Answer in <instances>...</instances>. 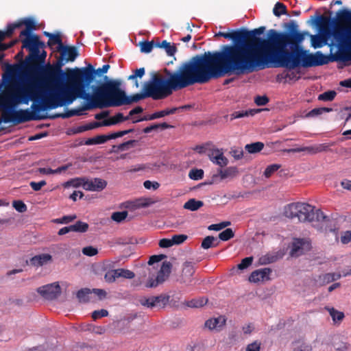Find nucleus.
<instances>
[{
	"label": "nucleus",
	"instance_id": "nucleus-6",
	"mask_svg": "<svg viewBox=\"0 0 351 351\" xmlns=\"http://www.w3.org/2000/svg\"><path fill=\"white\" fill-rule=\"evenodd\" d=\"M36 93L20 83H14L5 88L0 93V110L4 123L14 122L15 108L21 104H28L31 99H36Z\"/></svg>",
	"mask_w": 351,
	"mask_h": 351
},
{
	"label": "nucleus",
	"instance_id": "nucleus-4",
	"mask_svg": "<svg viewBox=\"0 0 351 351\" xmlns=\"http://www.w3.org/2000/svg\"><path fill=\"white\" fill-rule=\"evenodd\" d=\"M317 25L320 32L332 35L329 46L337 48L335 53L326 56L328 62L351 61V11L340 10L333 19L321 15Z\"/></svg>",
	"mask_w": 351,
	"mask_h": 351
},
{
	"label": "nucleus",
	"instance_id": "nucleus-37",
	"mask_svg": "<svg viewBox=\"0 0 351 351\" xmlns=\"http://www.w3.org/2000/svg\"><path fill=\"white\" fill-rule=\"evenodd\" d=\"M264 147V144L262 142H256L250 144H247L245 146V149L250 154H256L260 152Z\"/></svg>",
	"mask_w": 351,
	"mask_h": 351
},
{
	"label": "nucleus",
	"instance_id": "nucleus-50",
	"mask_svg": "<svg viewBox=\"0 0 351 351\" xmlns=\"http://www.w3.org/2000/svg\"><path fill=\"white\" fill-rule=\"evenodd\" d=\"M336 95L337 93L335 90H328L320 94L318 96V99L320 101H330L335 99Z\"/></svg>",
	"mask_w": 351,
	"mask_h": 351
},
{
	"label": "nucleus",
	"instance_id": "nucleus-45",
	"mask_svg": "<svg viewBox=\"0 0 351 351\" xmlns=\"http://www.w3.org/2000/svg\"><path fill=\"white\" fill-rule=\"evenodd\" d=\"M289 152L292 153H298L302 152H306L310 154H317V149H316V145H312V146H307V147H297V148H292L288 150Z\"/></svg>",
	"mask_w": 351,
	"mask_h": 351
},
{
	"label": "nucleus",
	"instance_id": "nucleus-61",
	"mask_svg": "<svg viewBox=\"0 0 351 351\" xmlns=\"http://www.w3.org/2000/svg\"><path fill=\"white\" fill-rule=\"evenodd\" d=\"M136 143L135 140H130L119 145V150L121 152L128 150L129 149L134 147Z\"/></svg>",
	"mask_w": 351,
	"mask_h": 351
},
{
	"label": "nucleus",
	"instance_id": "nucleus-19",
	"mask_svg": "<svg viewBox=\"0 0 351 351\" xmlns=\"http://www.w3.org/2000/svg\"><path fill=\"white\" fill-rule=\"evenodd\" d=\"M208 156L213 163L221 167L226 166L228 163V160L223 156V152L218 149L213 150Z\"/></svg>",
	"mask_w": 351,
	"mask_h": 351
},
{
	"label": "nucleus",
	"instance_id": "nucleus-10",
	"mask_svg": "<svg viewBox=\"0 0 351 351\" xmlns=\"http://www.w3.org/2000/svg\"><path fill=\"white\" fill-rule=\"evenodd\" d=\"M302 207H304L298 212V219L301 222L325 221L328 217L324 214L320 209L315 210L311 205L300 202Z\"/></svg>",
	"mask_w": 351,
	"mask_h": 351
},
{
	"label": "nucleus",
	"instance_id": "nucleus-22",
	"mask_svg": "<svg viewBox=\"0 0 351 351\" xmlns=\"http://www.w3.org/2000/svg\"><path fill=\"white\" fill-rule=\"evenodd\" d=\"M302 205L300 202H295L288 204L285 207V215L288 218H298V212L301 210L304 207H301Z\"/></svg>",
	"mask_w": 351,
	"mask_h": 351
},
{
	"label": "nucleus",
	"instance_id": "nucleus-16",
	"mask_svg": "<svg viewBox=\"0 0 351 351\" xmlns=\"http://www.w3.org/2000/svg\"><path fill=\"white\" fill-rule=\"evenodd\" d=\"M272 270L270 268H262L252 272L249 280L252 282H258L270 280L269 276Z\"/></svg>",
	"mask_w": 351,
	"mask_h": 351
},
{
	"label": "nucleus",
	"instance_id": "nucleus-40",
	"mask_svg": "<svg viewBox=\"0 0 351 351\" xmlns=\"http://www.w3.org/2000/svg\"><path fill=\"white\" fill-rule=\"evenodd\" d=\"M207 302V298H199L188 301L186 302V306L191 308H200L206 304Z\"/></svg>",
	"mask_w": 351,
	"mask_h": 351
},
{
	"label": "nucleus",
	"instance_id": "nucleus-49",
	"mask_svg": "<svg viewBox=\"0 0 351 351\" xmlns=\"http://www.w3.org/2000/svg\"><path fill=\"white\" fill-rule=\"evenodd\" d=\"M273 13L276 16H280L282 14L287 13V7L282 3L277 2L273 9Z\"/></svg>",
	"mask_w": 351,
	"mask_h": 351
},
{
	"label": "nucleus",
	"instance_id": "nucleus-44",
	"mask_svg": "<svg viewBox=\"0 0 351 351\" xmlns=\"http://www.w3.org/2000/svg\"><path fill=\"white\" fill-rule=\"evenodd\" d=\"M332 110V108H325V107L314 108V109L311 110V111H309L305 115V117L306 118L315 117H317V116L323 114L324 112H331Z\"/></svg>",
	"mask_w": 351,
	"mask_h": 351
},
{
	"label": "nucleus",
	"instance_id": "nucleus-57",
	"mask_svg": "<svg viewBox=\"0 0 351 351\" xmlns=\"http://www.w3.org/2000/svg\"><path fill=\"white\" fill-rule=\"evenodd\" d=\"M155 44L153 41H143L140 43L141 51L144 53H149L152 51Z\"/></svg>",
	"mask_w": 351,
	"mask_h": 351
},
{
	"label": "nucleus",
	"instance_id": "nucleus-64",
	"mask_svg": "<svg viewBox=\"0 0 351 351\" xmlns=\"http://www.w3.org/2000/svg\"><path fill=\"white\" fill-rule=\"evenodd\" d=\"M261 346L260 341H254L247 346L245 351H261Z\"/></svg>",
	"mask_w": 351,
	"mask_h": 351
},
{
	"label": "nucleus",
	"instance_id": "nucleus-7",
	"mask_svg": "<svg viewBox=\"0 0 351 351\" xmlns=\"http://www.w3.org/2000/svg\"><path fill=\"white\" fill-rule=\"evenodd\" d=\"M104 79L106 80L98 86H92L93 90L99 92L96 97H90L84 99L87 102L82 106L73 109L75 116H80L82 111L90 110L95 108H104L112 106H120L117 93L113 84V80H108L106 75Z\"/></svg>",
	"mask_w": 351,
	"mask_h": 351
},
{
	"label": "nucleus",
	"instance_id": "nucleus-30",
	"mask_svg": "<svg viewBox=\"0 0 351 351\" xmlns=\"http://www.w3.org/2000/svg\"><path fill=\"white\" fill-rule=\"evenodd\" d=\"M171 264L170 262L165 261L162 263L160 271L158 273V281H165V277H167L171 273Z\"/></svg>",
	"mask_w": 351,
	"mask_h": 351
},
{
	"label": "nucleus",
	"instance_id": "nucleus-13",
	"mask_svg": "<svg viewBox=\"0 0 351 351\" xmlns=\"http://www.w3.org/2000/svg\"><path fill=\"white\" fill-rule=\"evenodd\" d=\"M47 116H40L32 112L29 109H19L14 112V125L27 122L32 120H41L47 119Z\"/></svg>",
	"mask_w": 351,
	"mask_h": 351
},
{
	"label": "nucleus",
	"instance_id": "nucleus-26",
	"mask_svg": "<svg viewBox=\"0 0 351 351\" xmlns=\"http://www.w3.org/2000/svg\"><path fill=\"white\" fill-rule=\"evenodd\" d=\"M341 278V275L337 273H327L319 276L317 282L321 286L334 282Z\"/></svg>",
	"mask_w": 351,
	"mask_h": 351
},
{
	"label": "nucleus",
	"instance_id": "nucleus-62",
	"mask_svg": "<svg viewBox=\"0 0 351 351\" xmlns=\"http://www.w3.org/2000/svg\"><path fill=\"white\" fill-rule=\"evenodd\" d=\"M188 237L186 234H175L172 237V242L173 245H180L183 243Z\"/></svg>",
	"mask_w": 351,
	"mask_h": 351
},
{
	"label": "nucleus",
	"instance_id": "nucleus-33",
	"mask_svg": "<svg viewBox=\"0 0 351 351\" xmlns=\"http://www.w3.org/2000/svg\"><path fill=\"white\" fill-rule=\"evenodd\" d=\"M204 206V202L195 199H190L184 204V208L195 211Z\"/></svg>",
	"mask_w": 351,
	"mask_h": 351
},
{
	"label": "nucleus",
	"instance_id": "nucleus-34",
	"mask_svg": "<svg viewBox=\"0 0 351 351\" xmlns=\"http://www.w3.org/2000/svg\"><path fill=\"white\" fill-rule=\"evenodd\" d=\"M260 110H242V111H235L230 114V120H233L235 119H240L245 117L253 116Z\"/></svg>",
	"mask_w": 351,
	"mask_h": 351
},
{
	"label": "nucleus",
	"instance_id": "nucleus-53",
	"mask_svg": "<svg viewBox=\"0 0 351 351\" xmlns=\"http://www.w3.org/2000/svg\"><path fill=\"white\" fill-rule=\"evenodd\" d=\"M234 233L231 228H226L219 234V238L221 241H226L233 238Z\"/></svg>",
	"mask_w": 351,
	"mask_h": 351
},
{
	"label": "nucleus",
	"instance_id": "nucleus-42",
	"mask_svg": "<svg viewBox=\"0 0 351 351\" xmlns=\"http://www.w3.org/2000/svg\"><path fill=\"white\" fill-rule=\"evenodd\" d=\"M55 45H58L57 51H58L64 45L62 41L61 36L59 34H53L51 36L47 42V45L50 47Z\"/></svg>",
	"mask_w": 351,
	"mask_h": 351
},
{
	"label": "nucleus",
	"instance_id": "nucleus-31",
	"mask_svg": "<svg viewBox=\"0 0 351 351\" xmlns=\"http://www.w3.org/2000/svg\"><path fill=\"white\" fill-rule=\"evenodd\" d=\"M219 241L213 236L206 237L201 244V247L204 250H208L211 247H216L219 245Z\"/></svg>",
	"mask_w": 351,
	"mask_h": 351
},
{
	"label": "nucleus",
	"instance_id": "nucleus-21",
	"mask_svg": "<svg viewBox=\"0 0 351 351\" xmlns=\"http://www.w3.org/2000/svg\"><path fill=\"white\" fill-rule=\"evenodd\" d=\"M195 273L194 266L191 262H185L183 265L181 281L185 284H189L192 282V276Z\"/></svg>",
	"mask_w": 351,
	"mask_h": 351
},
{
	"label": "nucleus",
	"instance_id": "nucleus-39",
	"mask_svg": "<svg viewBox=\"0 0 351 351\" xmlns=\"http://www.w3.org/2000/svg\"><path fill=\"white\" fill-rule=\"evenodd\" d=\"M189 106H181L180 108H170V109H165V110H161V111H158V112H154V114L156 116V119H158V118H161V117H163L165 116H167V115H169V114H173L174 113H176L178 109L181 108V109H186V108H189Z\"/></svg>",
	"mask_w": 351,
	"mask_h": 351
},
{
	"label": "nucleus",
	"instance_id": "nucleus-25",
	"mask_svg": "<svg viewBox=\"0 0 351 351\" xmlns=\"http://www.w3.org/2000/svg\"><path fill=\"white\" fill-rule=\"evenodd\" d=\"M22 25L25 26V29L22 30L20 33V38L24 36L32 35V31L36 29V23L32 19H25L21 21H19Z\"/></svg>",
	"mask_w": 351,
	"mask_h": 351
},
{
	"label": "nucleus",
	"instance_id": "nucleus-27",
	"mask_svg": "<svg viewBox=\"0 0 351 351\" xmlns=\"http://www.w3.org/2000/svg\"><path fill=\"white\" fill-rule=\"evenodd\" d=\"M129 119V117H124L123 113L118 112L114 116L103 121L104 126L116 125Z\"/></svg>",
	"mask_w": 351,
	"mask_h": 351
},
{
	"label": "nucleus",
	"instance_id": "nucleus-2",
	"mask_svg": "<svg viewBox=\"0 0 351 351\" xmlns=\"http://www.w3.org/2000/svg\"><path fill=\"white\" fill-rule=\"evenodd\" d=\"M163 75L154 73L151 79L143 84V92L131 96L121 89V82L113 80L114 87L120 106L138 102L151 97L155 100L165 99L173 91L195 84H205L212 79L219 78L206 54H197L183 62L176 71L164 69Z\"/></svg>",
	"mask_w": 351,
	"mask_h": 351
},
{
	"label": "nucleus",
	"instance_id": "nucleus-55",
	"mask_svg": "<svg viewBox=\"0 0 351 351\" xmlns=\"http://www.w3.org/2000/svg\"><path fill=\"white\" fill-rule=\"evenodd\" d=\"M77 218V216L75 215H66L61 218L55 219L53 220V222L56 223H69L71 221H73L74 219Z\"/></svg>",
	"mask_w": 351,
	"mask_h": 351
},
{
	"label": "nucleus",
	"instance_id": "nucleus-5",
	"mask_svg": "<svg viewBox=\"0 0 351 351\" xmlns=\"http://www.w3.org/2000/svg\"><path fill=\"white\" fill-rule=\"evenodd\" d=\"M66 79L71 83L66 86L64 82L59 88H48L55 108L72 104L76 98L88 99L96 97L99 92L86 93L90 84L94 81V71L90 68H75L67 69Z\"/></svg>",
	"mask_w": 351,
	"mask_h": 351
},
{
	"label": "nucleus",
	"instance_id": "nucleus-56",
	"mask_svg": "<svg viewBox=\"0 0 351 351\" xmlns=\"http://www.w3.org/2000/svg\"><path fill=\"white\" fill-rule=\"evenodd\" d=\"M128 216L127 211L114 212L112 214L111 219L116 222H121Z\"/></svg>",
	"mask_w": 351,
	"mask_h": 351
},
{
	"label": "nucleus",
	"instance_id": "nucleus-59",
	"mask_svg": "<svg viewBox=\"0 0 351 351\" xmlns=\"http://www.w3.org/2000/svg\"><path fill=\"white\" fill-rule=\"evenodd\" d=\"M12 206L20 213H24L27 210L26 204L21 200L13 201Z\"/></svg>",
	"mask_w": 351,
	"mask_h": 351
},
{
	"label": "nucleus",
	"instance_id": "nucleus-1",
	"mask_svg": "<svg viewBox=\"0 0 351 351\" xmlns=\"http://www.w3.org/2000/svg\"><path fill=\"white\" fill-rule=\"evenodd\" d=\"M265 27L251 31L239 29L240 45H224L220 51L205 52L218 77L226 74L250 73L266 67H279L276 29L267 32V38L257 37Z\"/></svg>",
	"mask_w": 351,
	"mask_h": 351
},
{
	"label": "nucleus",
	"instance_id": "nucleus-52",
	"mask_svg": "<svg viewBox=\"0 0 351 351\" xmlns=\"http://www.w3.org/2000/svg\"><path fill=\"white\" fill-rule=\"evenodd\" d=\"M280 168V165L278 164H273L267 166L263 173L266 178H270L275 172Z\"/></svg>",
	"mask_w": 351,
	"mask_h": 351
},
{
	"label": "nucleus",
	"instance_id": "nucleus-48",
	"mask_svg": "<svg viewBox=\"0 0 351 351\" xmlns=\"http://www.w3.org/2000/svg\"><path fill=\"white\" fill-rule=\"evenodd\" d=\"M278 259V255L267 254L264 256H262L259 258L258 262L261 265H267V264L272 263L277 261Z\"/></svg>",
	"mask_w": 351,
	"mask_h": 351
},
{
	"label": "nucleus",
	"instance_id": "nucleus-47",
	"mask_svg": "<svg viewBox=\"0 0 351 351\" xmlns=\"http://www.w3.org/2000/svg\"><path fill=\"white\" fill-rule=\"evenodd\" d=\"M326 308L329 312L334 322H341L344 318V313L343 312L338 311L334 308L327 307Z\"/></svg>",
	"mask_w": 351,
	"mask_h": 351
},
{
	"label": "nucleus",
	"instance_id": "nucleus-51",
	"mask_svg": "<svg viewBox=\"0 0 351 351\" xmlns=\"http://www.w3.org/2000/svg\"><path fill=\"white\" fill-rule=\"evenodd\" d=\"M21 27V23H19V22L8 24L7 26L6 30L5 32L3 31V34L4 38H5L6 37L12 36L14 29L16 28Z\"/></svg>",
	"mask_w": 351,
	"mask_h": 351
},
{
	"label": "nucleus",
	"instance_id": "nucleus-58",
	"mask_svg": "<svg viewBox=\"0 0 351 351\" xmlns=\"http://www.w3.org/2000/svg\"><path fill=\"white\" fill-rule=\"evenodd\" d=\"M335 145V142L325 143L316 145L317 154L328 152L330 150V147Z\"/></svg>",
	"mask_w": 351,
	"mask_h": 351
},
{
	"label": "nucleus",
	"instance_id": "nucleus-63",
	"mask_svg": "<svg viewBox=\"0 0 351 351\" xmlns=\"http://www.w3.org/2000/svg\"><path fill=\"white\" fill-rule=\"evenodd\" d=\"M253 261V257L249 256L242 259L241 262L238 265V269L242 270L247 268L252 265Z\"/></svg>",
	"mask_w": 351,
	"mask_h": 351
},
{
	"label": "nucleus",
	"instance_id": "nucleus-11",
	"mask_svg": "<svg viewBox=\"0 0 351 351\" xmlns=\"http://www.w3.org/2000/svg\"><path fill=\"white\" fill-rule=\"evenodd\" d=\"M25 38L21 40L22 47L26 49L29 51V55L25 58L26 64L31 60L33 56H36L38 51L45 47L44 42L40 40V37L37 34L24 36Z\"/></svg>",
	"mask_w": 351,
	"mask_h": 351
},
{
	"label": "nucleus",
	"instance_id": "nucleus-28",
	"mask_svg": "<svg viewBox=\"0 0 351 351\" xmlns=\"http://www.w3.org/2000/svg\"><path fill=\"white\" fill-rule=\"evenodd\" d=\"M155 47L164 49L169 56H173L177 51L176 47L174 45H171L167 40L156 43Z\"/></svg>",
	"mask_w": 351,
	"mask_h": 351
},
{
	"label": "nucleus",
	"instance_id": "nucleus-36",
	"mask_svg": "<svg viewBox=\"0 0 351 351\" xmlns=\"http://www.w3.org/2000/svg\"><path fill=\"white\" fill-rule=\"evenodd\" d=\"M92 293L91 290L88 288H83L80 289L77 293L76 297L80 302L86 303L89 302V295Z\"/></svg>",
	"mask_w": 351,
	"mask_h": 351
},
{
	"label": "nucleus",
	"instance_id": "nucleus-15",
	"mask_svg": "<svg viewBox=\"0 0 351 351\" xmlns=\"http://www.w3.org/2000/svg\"><path fill=\"white\" fill-rule=\"evenodd\" d=\"M107 186V182L101 178L89 180L86 178L84 189L90 191H101Z\"/></svg>",
	"mask_w": 351,
	"mask_h": 351
},
{
	"label": "nucleus",
	"instance_id": "nucleus-18",
	"mask_svg": "<svg viewBox=\"0 0 351 351\" xmlns=\"http://www.w3.org/2000/svg\"><path fill=\"white\" fill-rule=\"evenodd\" d=\"M330 38L332 39V35H329L323 32H321V34L319 35H311V45L315 49L322 47L326 45H329L330 43H328V40Z\"/></svg>",
	"mask_w": 351,
	"mask_h": 351
},
{
	"label": "nucleus",
	"instance_id": "nucleus-3",
	"mask_svg": "<svg viewBox=\"0 0 351 351\" xmlns=\"http://www.w3.org/2000/svg\"><path fill=\"white\" fill-rule=\"evenodd\" d=\"M287 32L276 30L278 66L293 69L302 66L304 68L322 66L328 63L329 58L321 51L310 53L303 49L301 43L306 32L298 31L295 21L285 23Z\"/></svg>",
	"mask_w": 351,
	"mask_h": 351
},
{
	"label": "nucleus",
	"instance_id": "nucleus-38",
	"mask_svg": "<svg viewBox=\"0 0 351 351\" xmlns=\"http://www.w3.org/2000/svg\"><path fill=\"white\" fill-rule=\"evenodd\" d=\"M114 274L117 278L121 277L126 279H132L135 277V274L133 271L122 268L114 269Z\"/></svg>",
	"mask_w": 351,
	"mask_h": 351
},
{
	"label": "nucleus",
	"instance_id": "nucleus-43",
	"mask_svg": "<svg viewBox=\"0 0 351 351\" xmlns=\"http://www.w3.org/2000/svg\"><path fill=\"white\" fill-rule=\"evenodd\" d=\"M86 178H75L71 179L66 182L64 184V187H69V186H73V187H79L82 186L84 188V186L85 184Z\"/></svg>",
	"mask_w": 351,
	"mask_h": 351
},
{
	"label": "nucleus",
	"instance_id": "nucleus-32",
	"mask_svg": "<svg viewBox=\"0 0 351 351\" xmlns=\"http://www.w3.org/2000/svg\"><path fill=\"white\" fill-rule=\"evenodd\" d=\"M332 345L336 351H347L349 348V345L346 342L343 341L338 335L333 337Z\"/></svg>",
	"mask_w": 351,
	"mask_h": 351
},
{
	"label": "nucleus",
	"instance_id": "nucleus-24",
	"mask_svg": "<svg viewBox=\"0 0 351 351\" xmlns=\"http://www.w3.org/2000/svg\"><path fill=\"white\" fill-rule=\"evenodd\" d=\"M226 319L224 316H219L216 318H211L206 321L205 326L210 330L221 328L225 326Z\"/></svg>",
	"mask_w": 351,
	"mask_h": 351
},
{
	"label": "nucleus",
	"instance_id": "nucleus-41",
	"mask_svg": "<svg viewBox=\"0 0 351 351\" xmlns=\"http://www.w3.org/2000/svg\"><path fill=\"white\" fill-rule=\"evenodd\" d=\"M154 306L164 307L169 300V296L161 294L157 296H153Z\"/></svg>",
	"mask_w": 351,
	"mask_h": 351
},
{
	"label": "nucleus",
	"instance_id": "nucleus-54",
	"mask_svg": "<svg viewBox=\"0 0 351 351\" xmlns=\"http://www.w3.org/2000/svg\"><path fill=\"white\" fill-rule=\"evenodd\" d=\"M189 176L194 180H201L204 177V171L202 169H193L189 172Z\"/></svg>",
	"mask_w": 351,
	"mask_h": 351
},
{
	"label": "nucleus",
	"instance_id": "nucleus-23",
	"mask_svg": "<svg viewBox=\"0 0 351 351\" xmlns=\"http://www.w3.org/2000/svg\"><path fill=\"white\" fill-rule=\"evenodd\" d=\"M47 57V52L45 50L40 53V49L38 51L37 56H33L31 60L27 63V66L31 69H36L38 67V64L43 63Z\"/></svg>",
	"mask_w": 351,
	"mask_h": 351
},
{
	"label": "nucleus",
	"instance_id": "nucleus-12",
	"mask_svg": "<svg viewBox=\"0 0 351 351\" xmlns=\"http://www.w3.org/2000/svg\"><path fill=\"white\" fill-rule=\"evenodd\" d=\"M37 291L45 299L52 300L60 295L61 288L58 282H53L38 287Z\"/></svg>",
	"mask_w": 351,
	"mask_h": 351
},
{
	"label": "nucleus",
	"instance_id": "nucleus-60",
	"mask_svg": "<svg viewBox=\"0 0 351 351\" xmlns=\"http://www.w3.org/2000/svg\"><path fill=\"white\" fill-rule=\"evenodd\" d=\"M75 232H86L88 229V224L86 222L77 221L75 223Z\"/></svg>",
	"mask_w": 351,
	"mask_h": 351
},
{
	"label": "nucleus",
	"instance_id": "nucleus-8",
	"mask_svg": "<svg viewBox=\"0 0 351 351\" xmlns=\"http://www.w3.org/2000/svg\"><path fill=\"white\" fill-rule=\"evenodd\" d=\"M65 62V58L60 55L55 64L43 67L42 77L35 80L39 82L40 85L50 88H59L62 85L67 75L62 69Z\"/></svg>",
	"mask_w": 351,
	"mask_h": 351
},
{
	"label": "nucleus",
	"instance_id": "nucleus-14",
	"mask_svg": "<svg viewBox=\"0 0 351 351\" xmlns=\"http://www.w3.org/2000/svg\"><path fill=\"white\" fill-rule=\"evenodd\" d=\"M311 249V243L306 239H294L291 244L290 255L298 257Z\"/></svg>",
	"mask_w": 351,
	"mask_h": 351
},
{
	"label": "nucleus",
	"instance_id": "nucleus-9",
	"mask_svg": "<svg viewBox=\"0 0 351 351\" xmlns=\"http://www.w3.org/2000/svg\"><path fill=\"white\" fill-rule=\"evenodd\" d=\"M25 87H29L32 91H34L36 94V99H31L33 101H40L39 104H32L31 108L32 112L36 114V112L41 110H46L48 109H55L53 106H54L53 99H51L49 91L48 90L49 87L40 85L39 82L36 80H29L26 84H21Z\"/></svg>",
	"mask_w": 351,
	"mask_h": 351
},
{
	"label": "nucleus",
	"instance_id": "nucleus-35",
	"mask_svg": "<svg viewBox=\"0 0 351 351\" xmlns=\"http://www.w3.org/2000/svg\"><path fill=\"white\" fill-rule=\"evenodd\" d=\"M238 173V170L237 167H230L225 169H220L219 170V174L221 177V179L223 180L228 178H233Z\"/></svg>",
	"mask_w": 351,
	"mask_h": 351
},
{
	"label": "nucleus",
	"instance_id": "nucleus-46",
	"mask_svg": "<svg viewBox=\"0 0 351 351\" xmlns=\"http://www.w3.org/2000/svg\"><path fill=\"white\" fill-rule=\"evenodd\" d=\"M153 203L154 202L150 198H141L133 202L132 207L134 208H145Z\"/></svg>",
	"mask_w": 351,
	"mask_h": 351
},
{
	"label": "nucleus",
	"instance_id": "nucleus-17",
	"mask_svg": "<svg viewBox=\"0 0 351 351\" xmlns=\"http://www.w3.org/2000/svg\"><path fill=\"white\" fill-rule=\"evenodd\" d=\"M53 261L52 256L49 254H40L36 255L29 259V264L34 267H42L51 263Z\"/></svg>",
	"mask_w": 351,
	"mask_h": 351
},
{
	"label": "nucleus",
	"instance_id": "nucleus-29",
	"mask_svg": "<svg viewBox=\"0 0 351 351\" xmlns=\"http://www.w3.org/2000/svg\"><path fill=\"white\" fill-rule=\"evenodd\" d=\"M215 36H221L227 39L232 40L235 43L234 45H240L239 29L226 33L219 32L215 34Z\"/></svg>",
	"mask_w": 351,
	"mask_h": 351
},
{
	"label": "nucleus",
	"instance_id": "nucleus-20",
	"mask_svg": "<svg viewBox=\"0 0 351 351\" xmlns=\"http://www.w3.org/2000/svg\"><path fill=\"white\" fill-rule=\"evenodd\" d=\"M58 52L65 58V62H73L78 56L77 48L75 47L63 45Z\"/></svg>",
	"mask_w": 351,
	"mask_h": 351
}]
</instances>
